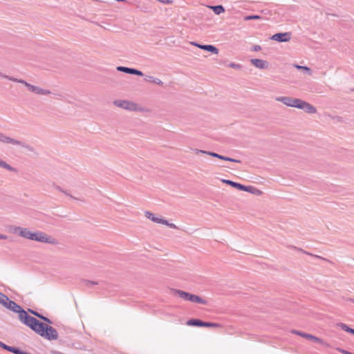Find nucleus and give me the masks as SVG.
I'll list each match as a JSON object with an SVG mask.
<instances>
[{"mask_svg":"<svg viewBox=\"0 0 354 354\" xmlns=\"http://www.w3.org/2000/svg\"><path fill=\"white\" fill-rule=\"evenodd\" d=\"M20 322L28 326L30 329L37 333V331L43 326V322H39L36 318L30 316L25 311L19 318Z\"/></svg>","mask_w":354,"mask_h":354,"instance_id":"nucleus-1","label":"nucleus"},{"mask_svg":"<svg viewBox=\"0 0 354 354\" xmlns=\"http://www.w3.org/2000/svg\"><path fill=\"white\" fill-rule=\"evenodd\" d=\"M28 239L52 245H57L58 243V241L55 238L41 231L31 232Z\"/></svg>","mask_w":354,"mask_h":354,"instance_id":"nucleus-2","label":"nucleus"},{"mask_svg":"<svg viewBox=\"0 0 354 354\" xmlns=\"http://www.w3.org/2000/svg\"><path fill=\"white\" fill-rule=\"evenodd\" d=\"M37 334L48 340H55L58 338V333L55 328L43 323Z\"/></svg>","mask_w":354,"mask_h":354,"instance_id":"nucleus-3","label":"nucleus"},{"mask_svg":"<svg viewBox=\"0 0 354 354\" xmlns=\"http://www.w3.org/2000/svg\"><path fill=\"white\" fill-rule=\"evenodd\" d=\"M113 104L124 110L136 111H138V105L129 100H116L113 101Z\"/></svg>","mask_w":354,"mask_h":354,"instance_id":"nucleus-4","label":"nucleus"},{"mask_svg":"<svg viewBox=\"0 0 354 354\" xmlns=\"http://www.w3.org/2000/svg\"><path fill=\"white\" fill-rule=\"evenodd\" d=\"M0 142L3 143L11 144L13 145L20 146L21 147L32 150L31 147L26 145L25 142L18 140L10 137L6 136L3 133H0Z\"/></svg>","mask_w":354,"mask_h":354,"instance_id":"nucleus-5","label":"nucleus"},{"mask_svg":"<svg viewBox=\"0 0 354 354\" xmlns=\"http://www.w3.org/2000/svg\"><path fill=\"white\" fill-rule=\"evenodd\" d=\"M275 100L278 101V102H281L283 104H285L288 106L295 107V108L298 109L301 100L298 99V98L291 97L281 96V97H277L275 98Z\"/></svg>","mask_w":354,"mask_h":354,"instance_id":"nucleus-6","label":"nucleus"},{"mask_svg":"<svg viewBox=\"0 0 354 354\" xmlns=\"http://www.w3.org/2000/svg\"><path fill=\"white\" fill-rule=\"evenodd\" d=\"M188 326H193L197 327H221V325L217 323L203 322L198 319H191L187 321Z\"/></svg>","mask_w":354,"mask_h":354,"instance_id":"nucleus-7","label":"nucleus"},{"mask_svg":"<svg viewBox=\"0 0 354 354\" xmlns=\"http://www.w3.org/2000/svg\"><path fill=\"white\" fill-rule=\"evenodd\" d=\"M292 333L293 334H296L297 335H299L302 337H304V338H306V339H308L311 341H313L315 342H317V343H319V344H321L326 347H329L330 345L325 342L324 341H323L322 339L317 337H315L313 335H310V334H308V333H304V332H301V331H299V330H292Z\"/></svg>","mask_w":354,"mask_h":354,"instance_id":"nucleus-8","label":"nucleus"},{"mask_svg":"<svg viewBox=\"0 0 354 354\" xmlns=\"http://www.w3.org/2000/svg\"><path fill=\"white\" fill-rule=\"evenodd\" d=\"M3 306L14 313H18L19 318L26 311L21 306L17 304L15 301L10 300L8 298V301H6V304H3Z\"/></svg>","mask_w":354,"mask_h":354,"instance_id":"nucleus-9","label":"nucleus"},{"mask_svg":"<svg viewBox=\"0 0 354 354\" xmlns=\"http://www.w3.org/2000/svg\"><path fill=\"white\" fill-rule=\"evenodd\" d=\"M3 306L14 313H18L19 318L26 311L21 306L17 304L15 301L10 300L8 298V301H6V304H3Z\"/></svg>","mask_w":354,"mask_h":354,"instance_id":"nucleus-10","label":"nucleus"},{"mask_svg":"<svg viewBox=\"0 0 354 354\" xmlns=\"http://www.w3.org/2000/svg\"><path fill=\"white\" fill-rule=\"evenodd\" d=\"M3 306L14 313H18L19 318L26 311L21 306L17 304L15 301L10 300L8 298V301H6V304H3Z\"/></svg>","mask_w":354,"mask_h":354,"instance_id":"nucleus-11","label":"nucleus"},{"mask_svg":"<svg viewBox=\"0 0 354 354\" xmlns=\"http://www.w3.org/2000/svg\"><path fill=\"white\" fill-rule=\"evenodd\" d=\"M291 32H278L273 35L270 39L278 42H288L291 39Z\"/></svg>","mask_w":354,"mask_h":354,"instance_id":"nucleus-12","label":"nucleus"},{"mask_svg":"<svg viewBox=\"0 0 354 354\" xmlns=\"http://www.w3.org/2000/svg\"><path fill=\"white\" fill-rule=\"evenodd\" d=\"M24 85L28 88V89L30 91H31L35 94H37V95H48L50 93V91L49 90L44 89V88L32 85V84L28 83L27 82H24Z\"/></svg>","mask_w":354,"mask_h":354,"instance_id":"nucleus-13","label":"nucleus"},{"mask_svg":"<svg viewBox=\"0 0 354 354\" xmlns=\"http://www.w3.org/2000/svg\"><path fill=\"white\" fill-rule=\"evenodd\" d=\"M298 109H302L305 112L310 114L315 113L317 112V109L314 106L302 100H300Z\"/></svg>","mask_w":354,"mask_h":354,"instance_id":"nucleus-14","label":"nucleus"},{"mask_svg":"<svg viewBox=\"0 0 354 354\" xmlns=\"http://www.w3.org/2000/svg\"><path fill=\"white\" fill-rule=\"evenodd\" d=\"M117 71L123 72L127 74L136 75L138 76H143V73L136 68H129L126 66H118Z\"/></svg>","mask_w":354,"mask_h":354,"instance_id":"nucleus-15","label":"nucleus"},{"mask_svg":"<svg viewBox=\"0 0 354 354\" xmlns=\"http://www.w3.org/2000/svg\"><path fill=\"white\" fill-rule=\"evenodd\" d=\"M12 232L18 234L20 236L28 239L31 232L29 229L22 227H14Z\"/></svg>","mask_w":354,"mask_h":354,"instance_id":"nucleus-16","label":"nucleus"},{"mask_svg":"<svg viewBox=\"0 0 354 354\" xmlns=\"http://www.w3.org/2000/svg\"><path fill=\"white\" fill-rule=\"evenodd\" d=\"M194 46L198 47L201 49L205 50L206 51L210 52L213 54H218V49L213 46V45H203V44H199L196 42L192 43Z\"/></svg>","mask_w":354,"mask_h":354,"instance_id":"nucleus-17","label":"nucleus"},{"mask_svg":"<svg viewBox=\"0 0 354 354\" xmlns=\"http://www.w3.org/2000/svg\"><path fill=\"white\" fill-rule=\"evenodd\" d=\"M251 62L255 67L260 69H266L268 67V62L263 59H252Z\"/></svg>","mask_w":354,"mask_h":354,"instance_id":"nucleus-18","label":"nucleus"},{"mask_svg":"<svg viewBox=\"0 0 354 354\" xmlns=\"http://www.w3.org/2000/svg\"><path fill=\"white\" fill-rule=\"evenodd\" d=\"M145 216L147 218L150 219L151 221H152L154 223H160V224L167 223V220L162 218L157 217L153 213H151L150 212H148V211L145 212Z\"/></svg>","mask_w":354,"mask_h":354,"instance_id":"nucleus-19","label":"nucleus"},{"mask_svg":"<svg viewBox=\"0 0 354 354\" xmlns=\"http://www.w3.org/2000/svg\"><path fill=\"white\" fill-rule=\"evenodd\" d=\"M208 155L212 157L216 158H218V159H221L223 160H225V161H230V162H239V163L241 162L240 160L234 159V158H230L227 156H224L220 155L218 153H216L215 152L208 153Z\"/></svg>","mask_w":354,"mask_h":354,"instance_id":"nucleus-20","label":"nucleus"},{"mask_svg":"<svg viewBox=\"0 0 354 354\" xmlns=\"http://www.w3.org/2000/svg\"><path fill=\"white\" fill-rule=\"evenodd\" d=\"M221 181L223 183L232 186V187L236 188V189H238L239 190L243 191V189H246L245 185L240 184L239 183L234 182V181L230 180H226V179H223Z\"/></svg>","mask_w":354,"mask_h":354,"instance_id":"nucleus-21","label":"nucleus"},{"mask_svg":"<svg viewBox=\"0 0 354 354\" xmlns=\"http://www.w3.org/2000/svg\"><path fill=\"white\" fill-rule=\"evenodd\" d=\"M173 291L180 298L185 301H189L191 293L185 292L183 290L173 289Z\"/></svg>","mask_w":354,"mask_h":354,"instance_id":"nucleus-22","label":"nucleus"},{"mask_svg":"<svg viewBox=\"0 0 354 354\" xmlns=\"http://www.w3.org/2000/svg\"><path fill=\"white\" fill-rule=\"evenodd\" d=\"M189 301L201 304H207V301L201 298V297L191 294L189 297Z\"/></svg>","mask_w":354,"mask_h":354,"instance_id":"nucleus-23","label":"nucleus"},{"mask_svg":"<svg viewBox=\"0 0 354 354\" xmlns=\"http://www.w3.org/2000/svg\"><path fill=\"white\" fill-rule=\"evenodd\" d=\"M145 80L149 82H151L158 85H162L163 82L158 78L154 77L150 75H145Z\"/></svg>","mask_w":354,"mask_h":354,"instance_id":"nucleus-24","label":"nucleus"},{"mask_svg":"<svg viewBox=\"0 0 354 354\" xmlns=\"http://www.w3.org/2000/svg\"><path fill=\"white\" fill-rule=\"evenodd\" d=\"M246 189H243V191L255 194L260 195L261 194V191L259 189L256 188L254 186H245Z\"/></svg>","mask_w":354,"mask_h":354,"instance_id":"nucleus-25","label":"nucleus"},{"mask_svg":"<svg viewBox=\"0 0 354 354\" xmlns=\"http://www.w3.org/2000/svg\"><path fill=\"white\" fill-rule=\"evenodd\" d=\"M209 8L216 15H220L225 12V8L222 5L212 6H209Z\"/></svg>","mask_w":354,"mask_h":354,"instance_id":"nucleus-26","label":"nucleus"},{"mask_svg":"<svg viewBox=\"0 0 354 354\" xmlns=\"http://www.w3.org/2000/svg\"><path fill=\"white\" fill-rule=\"evenodd\" d=\"M28 311L30 313H32V315H34L37 316V317L40 318L41 319L44 320V322L49 323V324L52 323V322L48 317L43 316L42 315L39 314V313H37L32 309H28Z\"/></svg>","mask_w":354,"mask_h":354,"instance_id":"nucleus-27","label":"nucleus"},{"mask_svg":"<svg viewBox=\"0 0 354 354\" xmlns=\"http://www.w3.org/2000/svg\"><path fill=\"white\" fill-rule=\"evenodd\" d=\"M0 167L7 169L8 171L17 172V169L15 168L12 167V166H10V165H8L5 161H3L1 159H0Z\"/></svg>","mask_w":354,"mask_h":354,"instance_id":"nucleus-28","label":"nucleus"},{"mask_svg":"<svg viewBox=\"0 0 354 354\" xmlns=\"http://www.w3.org/2000/svg\"><path fill=\"white\" fill-rule=\"evenodd\" d=\"M292 248L293 249H295V250L298 251V252H303V253H304V254H308V255L313 256V257H315V258H317V259H319L325 260V259H324V258H323V257H320V256H319V255L313 254H311V253H310V252H306V251L304 250H303V249H301V248H299L295 247V246H292Z\"/></svg>","mask_w":354,"mask_h":354,"instance_id":"nucleus-29","label":"nucleus"},{"mask_svg":"<svg viewBox=\"0 0 354 354\" xmlns=\"http://www.w3.org/2000/svg\"><path fill=\"white\" fill-rule=\"evenodd\" d=\"M337 326L340 328L342 330L347 332V333H351V331H352V329L351 327H349L348 326H347L346 324H344V323H337Z\"/></svg>","mask_w":354,"mask_h":354,"instance_id":"nucleus-30","label":"nucleus"},{"mask_svg":"<svg viewBox=\"0 0 354 354\" xmlns=\"http://www.w3.org/2000/svg\"><path fill=\"white\" fill-rule=\"evenodd\" d=\"M3 78L7 79V80H10V81H12V82H15L21 83V84H22L24 85V82H26L24 80L17 79V78H15V77H13L12 76H9V75H7L3 76Z\"/></svg>","mask_w":354,"mask_h":354,"instance_id":"nucleus-31","label":"nucleus"},{"mask_svg":"<svg viewBox=\"0 0 354 354\" xmlns=\"http://www.w3.org/2000/svg\"><path fill=\"white\" fill-rule=\"evenodd\" d=\"M53 187H55V189H56L57 190H58L59 192H62L63 194H64L65 195L71 197V198H73V199H76L75 197L72 196L71 195H70L68 194V192L66 191V190H64L61 187H59V185H53Z\"/></svg>","mask_w":354,"mask_h":354,"instance_id":"nucleus-32","label":"nucleus"},{"mask_svg":"<svg viewBox=\"0 0 354 354\" xmlns=\"http://www.w3.org/2000/svg\"><path fill=\"white\" fill-rule=\"evenodd\" d=\"M8 301V297L0 292V304L3 306Z\"/></svg>","mask_w":354,"mask_h":354,"instance_id":"nucleus-33","label":"nucleus"},{"mask_svg":"<svg viewBox=\"0 0 354 354\" xmlns=\"http://www.w3.org/2000/svg\"><path fill=\"white\" fill-rule=\"evenodd\" d=\"M298 69H301V70H304L305 71H306L308 74H311V69L308 67V66H299V65H295V66Z\"/></svg>","mask_w":354,"mask_h":354,"instance_id":"nucleus-34","label":"nucleus"},{"mask_svg":"<svg viewBox=\"0 0 354 354\" xmlns=\"http://www.w3.org/2000/svg\"><path fill=\"white\" fill-rule=\"evenodd\" d=\"M260 18H261V17L259 15H248L245 17V20L249 21V20H252V19H259Z\"/></svg>","mask_w":354,"mask_h":354,"instance_id":"nucleus-35","label":"nucleus"},{"mask_svg":"<svg viewBox=\"0 0 354 354\" xmlns=\"http://www.w3.org/2000/svg\"><path fill=\"white\" fill-rule=\"evenodd\" d=\"M194 151L196 154L203 153V154H207L208 155V153H212L211 151H204V150H202V149H194Z\"/></svg>","mask_w":354,"mask_h":354,"instance_id":"nucleus-36","label":"nucleus"},{"mask_svg":"<svg viewBox=\"0 0 354 354\" xmlns=\"http://www.w3.org/2000/svg\"><path fill=\"white\" fill-rule=\"evenodd\" d=\"M229 66L231 67V68H236V69H240L241 68V66L239 64H236V63H230L229 64Z\"/></svg>","mask_w":354,"mask_h":354,"instance_id":"nucleus-37","label":"nucleus"},{"mask_svg":"<svg viewBox=\"0 0 354 354\" xmlns=\"http://www.w3.org/2000/svg\"><path fill=\"white\" fill-rule=\"evenodd\" d=\"M16 349H17V347H14V346H8V347H6V351L11 352L12 353H15Z\"/></svg>","mask_w":354,"mask_h":354,"instance_id":"nucleus-38","label":"nucleus"},{"mask_svg":"<svg viewBox=\"0 0 354 354\" xmlns=\"http://www.w3.org/2000/svg\"><path fill=\"white\" fill-rule=\"evenodd\" d=\"M163 225H167L169 226V227L172 228V229H176L177 227L175 224L174 223H169L167 220V223H162Z\"/></svg>","mask_w":354,"mask_h":354,"instance_id":"nucleus-39","label":"nucleus"},{"mask_svg":"<svg viewBox=\"0 0 354 354\" xmlns=\"http://www.w3.org/2000/svg\"><path fill=\"white\" fill-rule=\"evenodd\" d=\"M159 2H161L164 4H166V5H169V4H171L173 3V1L172 0H158Z\"/></svg>","mask_w":354,"mask_h":354,"instance_id":"nucleus-40","label":"nucleus"},{"mask_svg":"<svg viewBox=\"0 0 354 354\" xmlns=\"http://www.w3.org/2000/svg\"><path fill=\"white\" fill-rule=\"evenodd\" d=\"M14 354H29V353L20 350L19 348H17L16 351Z\"/></svg>","mask_w":354,"mask_h":354,"instance_id":"nucleus-41","label":"nucleus"},{"mask_svg":"<svg viewBox=\"0 0 354 354\" xmlns=\"http://www.w3.org/2000/svg\"><path fill=\"white\" fill-rule=\"evenodd\" d=\"M85 283L86 286H89L91 285H96L97 284V282L93 281H86Z\"/></svg>","mask_w":354,"mask_h":354,"instance_id":"nucleus-42","label":"nucleus"},{"mask_svg":"<svg viewBox=\"0 0 354 354\" xmlns=\"http://www.w3.org/2000/svg\"><path fill=\"white\" fill-rule=\"evenodd\" d=\"M261 50V47L259 46V45H254L252 47V50L253 51H259Z\"/></svg>","mask_w":354,"mask_h":354,"instance_id":"nucleus-43","label":"nucleus"},{"mask_svg":"<svg viewBox=\"0 0 354 354\" xmlns=\"http://www.w3.org/2000/svg\"><path fill=\"white\" fill-rule=\"evenodd\" d=\"M337 350H338L340 353H343V354H351V353H352L351 352H349V351H346V350H344V349H342V348H337Z\"/></svg>","mask_w":354,"mask_h":354,"instance_id":"nucleus-44","label":"nucleus"},{"mask_svg":"<svg viewBox=\"0 0 354 354\" xmlns=\"http://www.w3.org/2000/svg\"><path fill=\"white\" fill-rule=\"evenodd\" d=\"M8 345H6V344H4L3 342H0V347L2 348L3 349L6 350V347H8Z\"/></svg>","mask_w":354,"mask_h":354,"instance_id":"nucleus-45","label":"nucleus"},{"mask_svg":"<svg viewBox=\"0 0 354 354\" xmlns=\"http://www.w3.org/2000/svg\"><path fill=\"white\" fill-rule=\"evenodd\" d=\"M8 239V236L5 234H0V239L6 240Z\"/></svg>","mask_w":354,"mask_h":354,"instance_id":"nucleus-46","label":"nucleus"},{"mask_svg":"<svg viewBox=\"0 0 354 354\" xmlns=\"http://www.w3.org/2000/svg\"><path fill=\"white\" fill-rule=\"evenodd\" d=\"M347 300L354 303V299L353 298H348Z\"/></svg>","mask_w":354,"mask_h":354,"instance_id":"nucleus-47","label":"nucleus"},{"mask_svg":"<svg viewBox=\"0 0 354 354\" xmlns=\"http://www.w3.org/2000/svg\"><path fill=\"white\" fill-rule=\"evenodd\" d=\"M54 354H64V353L59 352V351H55Z\"/></svg>","mask_w":354,"mask_h":354,"instance_id":"nucleus-48","label":"nucleus"},{"mask_svg":"<svg viewBox=\"0 0 354 354\" xmlns=\"http://www.w3.org/2000/svg\"><path fill=\"white\" fill-rule=\"evenodd\" d=\"M5 75H6L5 74H3L2 73L0 72V77H1L3 78V76H5Z\"/></svg>","mask_w":354,"mask_h":354,"instance_id":"nucleus-49","label":"nucleus"},{"mask_svg":"<svg viewBox=\"0 0 354 354\" xmlns=\"http://www.w3.org/2000/svg\"><path fill=\"white\" fill-rule=\"evenodd\" d=\"M351 334L354 335V329H353V328L352 329V331H351Z\"/></svg>","mask_w":354,"mask_h":354,"instance_id":"nucleus-50","label":"nucleus"},{"mask_svg":"<svg viewBox=\"0 0 354 354\" xmlns=\"http://www.w3.org/2000/svg\"><path fill=\"white\" fill-rule=\"evenodd\" d=\"M351 354H354V353H352Z\"/></svg>","mask_w":354,"mask_h":354,"instance_id":"nucleus-51","label":"nucleus"}]
</instances>
